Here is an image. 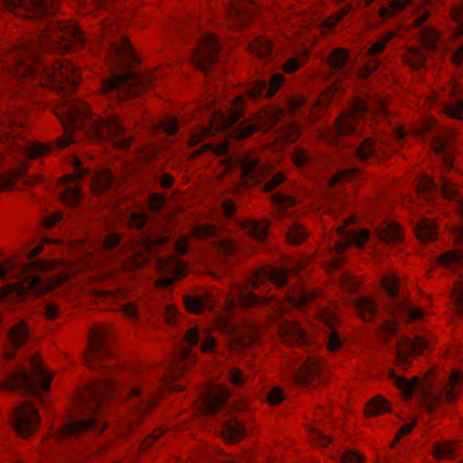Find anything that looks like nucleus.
<instances>
[{"label": "nucleus", "mask_w": 463, "mask_h": 463, "mask_svg": "<svg viewBox=\"0 0 463 463\" xmlns=\"http://www.w3.org/2000/svg\"><path fill=\"white\" fill-rule=\"evenodd\" d=\"M56 115L63 127V135L58 138L57 146L63 148L72 143L73 132L89 121L91 113L90 106L85 101L71 100L58 109Z\"/></svg>", "instance_id": "obj_8"}, {"label": "nucleus", "mask_w": 463, "mask_h": 463, "mask_svg": "<svg viewBox=\"0 0 463 463\" xmlns=\"http://www.w3.org/2000/svg\"><path fill=\"white\" fill-rule=\"evenodd\" d=\"M23 121L14 110L0 116V142L10 145L14 150L24 148L28 159L35 160L45 157L52 150L48 144L39 141L24 144L22 137Z\"/></svg>", "instance_id": "obj_3"}, {"label": "nucleus", "mask_w": 463, "mask_h": 463, "mask_svg": "<svg viewBox=\"0 0 463 463\" xmlns=\"http://www.w3.org/2000/svg\"><path fill=\"white\" fill-rule=\"evenodd\" d=\"M368 112L365 101L360 98L353 100L349 109L342 113L335 122L339 135L349 136L355 130L356 124L363 119Z\"/></svg>", "instance_id": "obj_17"}, {"label": "nucleus", "mask_w": 463, "mask_h": 463, "mask_svg": "<svg viewBox=\"0 0 463 463\" xmlns=\"http://www.w3.org/2000/svg\"><path fill=\"white\" fill-rule=\"evenodd\" d=\"M279 335L283 342L293 345L300 344L304 340L305 333L298 323L284 321L279 325Z\"/></svg>", "instance_id": "obj_30"}, {"label": "nucleus", "mask_w": 463, "mask_h": 463, "mask_svg": "<svg viewBox=\"0 0 463 463\" xmlns=\"http://www.w3.org/2000/svg\"><path fill=\"white\" fill-rule=\"evenodd\" d=\"M43 49L63 53L82 49L85 38L74 21H59L50 24L40 34Z\"/></svg>", "instance_id": "obj_2"}, {"label": "nucleus", "mask_w": 463, "mask_h": 463, "mask_svg": "<svg viewBox=\"0 0 463 463\" xmlns=\"http://www.w3.org/2000/svg\"><path fill=\"white\" fill-rule=\"evenodd\" d=\"M412 345H411V339L405 338L402 339L397 344V360L396 364L397 365H406L410 364L411 358L415 355L414 352L412 351Z\"/></svg>", "instance_id": "obj_46"}, {"label": "nucleus", "mask_w": 463, "mask_h": 463, "mask_svg": "<svg viewBox=\"0 0 463 463\" xmlns=\"http://www.w3.org/2000/svg\"><path fill=\"white\" fill-rule=\"evenodd\" d=\"M378 238L386 243H396L402 238V230L395 222H384L376 228Z\"/></svg>", "instance_id": "obj_33"}, {"label": "nucleus", "mask_w": 463, "mask_h": 463, "mask_svg": "<svg viewBox=\"0 0 463 463\" xmlns=\"http://www.w3.org/2000/svg\"><path fill=\"white\" fill-rule=\"evenodd\" d=\"M29 165L27 163H22L14 169L0 176V193L8 192L14 189L16 181L22 177L27 171Z\"/></svg>", "instance_id": "obj_35"}, {"label": "nucleus", "mask_w": 463, "mask_h": 463, "mask_svg": "<svg viewBox=\"0 0 463 463\" xmlns=\"http://www.w3.org/2000/svg\"><path fill=\"white\" fill-rule=\"evenodd\" d=\"M40 420V415L34 405L25 402L14 410L11 424L17 435L26 439L35 433Z\"/></svg>", "instance_id": "obj_12"}, {"label": "nucleus", "mask_w": 463, "mask_h": 463, "mask_svg": "<svg viewBox=\"0 0 463 463\" xmlns=\"http://www.w3.org/2000/svg\"><path fill=\"white\" fill-rule=\"evenodd\" d=\"M336 90L335 84H333L320 93L310 111L313 120H318L325 115Z\"/></svg>", "instance_id": "obj_31"}, {"label": "nucleus", "mask_w": 463, "mask_h": 463, "mask_svg": "<svg viewBox=\"0 0 463 463\" xmlns=\"http://www.w3.org/2000/svg\"><path fill=\"white\" fill-rule=\"evenodd\" d=\"M8 340L11 345L16 347H22L27 342L29 331L27 323L21 320L16 323L7 333Z\"/></svg>", "instance_id": "obj_38"}, {"label": "nucleus", "mask_w": 463, "mask_h": 463, "mask_svg": "<svg viewBox=\"0 0 463 463\" xmlns=\"http://www.w3.org/2000/svg\"><path fill=\"white\" fill-rule=\"evenodd\" d=\"M257 13L258 6L252 0H230L226 11L227 24L231 29L241 30Z\"/></svg>", "instance_id": "obj_15"}, {"label": "nucleus", "mask_w": 463, "mask_h": 463, "mask_svg": "<svg viewBox=\"0 0 463 463\" xmlns=\"http://www.w3.org/2000/svg\"><path fill=\"white\" fill-rule=\"evenodd\" d=\"M268 280L273 283L276 287H283L288 281L290 274H296L302 267L298 269H280L272 266H266Z\"/></svg>", "instance_id": "obj_42"}, {"label": "nucleus", "mask_w": 463, "mask_h": 463, "mask_svg": "<svg viewBox=\"0 0 463 463\" xmlns=\"http://www.w3.org/2000/svg\"><path fill=\"white\" fill-rule=\"evenodd\" d=\"M325 370L323 361L315 356L308 357L295 373V381L300 386L317 383Z\"/></svg>", "instance_id": "obj_21"}, {"label": "nucleus", "mask_w": 463, "mask_h": 463, "mask_svg": "<svg viewBox=\"0 0 463 463\" xmlns=\"http://www.w3.org/2000/svg\"><path fill=\"white\" fill-rule=\"evenodd\" d=\"M462 260L463 250L459 249L447 251L438 257V262L444 267H449L453 263L461 262Z\"/></svg>", "instance_id": "obj_60"}, {"label": "nucleus", "mask_w": 463, "mask_h": 463, "mask_svg": "<svg viewBox=\"0 0 463 463\" xmlns=\"http://www.w3.org/2000/svg\"><path fill=\"white\" fill-rule=\"evenodd\" d=\"M307 238L306 230L298 224L291 226L287 233V240L290 244H300Z\"/></svg>", "instance_id": "obj_59"}, {"label": "nucleus", "mask_w": 463, "mask_h": 463, "mask_svg": "<svg viewBox=\"0 0 463 463\" xmlns=\"http://www.w3.org/2000/svg\"><path fill=\"white\" fill-rule=\"evenodd\" d=\"M243 96H237L233 99L228 117L221 110L214 111L209 127H200L193 132L188 141L189 146H194L203 142L205 138L214 136L221 130H225L236 123L244 116Z\"/></svg>", "instance_id": "obj_9"}, {"label": "nucleus", "mask_w": 463, "mask_h": 463, "mask_svg": "<svg viewBox=\"0 0 463 463\" xmlns=\"http://www.w3.org/2000/svg\"><path fill=\"white\" fill-rule=\"evenodd\" d=\"M319 293L318 289H307L298 284L289 289L286 298L292 307L302 310L310 301L317 298Z\"/></svg>", "instance_id": "obj_25"}, {"label": "nucleus", "mask_w": 463, "mask_h": 463, "mask_svg": "<svg viewBox=\"0 0 463 463\" xmlns=\"http://www.w3.org/2000/svg\"><path fill=\"white\" fill-rule=\"evenodd\" d=\"M463 395V372L459 369L451 371L447 383L439 392V398L448 403L456 402Z\"/></svg>", "instance_id": "obj_23"}, {"label": "nucleus", "mask_w": 463, "mask_h": 463, "mask_svg": "<svg viewBox=\"0 0 463 463\" xmlns=\"http://www.w3.org/2000/svg\"><path fill=\"white\" fill-rule=\"evenodd\" d=\"M107 62L114 69H133L140 60L133 51L129 39L121 36L111 43L107 53Z\"/></svg>", "instance_id": "obj_13"}, {"label": "nucleus", "mask_w": 463, "mask_h": 463, "mask_svg": "<svg viewBox=\"0 0 463 463\" xmlns=\"http://www.w3.org/2000/svg\"><path fill=\"white\" fill-rule=\"evenodd\" d=\"M417 238L423 243H428L437 238V226L433 220L423 219L416 225Z\"/></svg>", "instance_id": "obj_41"}, {"label": "nucleus", "mask_w": 463, "mask_h": 463, "mask_svg": "<svg viewBox=\"0 0 463 463\" xmlns=\"http://www.w3.org/2000/svg\"><path fill=\"white\" fill-rule=\"evenodd\" d=\"M50 268V263L42 259L32 260L19 267L15 259L8 258L0 263V280H8L20 276H23V279H24L29 276L26 274L31 271H42Z\"/></svg>", "instance_id": "obj_18"}, {"label": "nucleus", "mask_w": 463, "mask_h": 463, "mask_svg": "<svg viewBox=\"0 0 463 463\" xmlns=\"http://www.w3.org/2000/svg\"><path fill=\"white\" fill-rule=\"evenodd\" d=\"M156 268L161 273L171 274L175 279H183L186 276L187 263L171 255L165 259H158Z\"/></svg>", "instance_id": "obj_28"}, {"label": "nucleus", "mask_w": 463, "mask_h": 463, "mask_svg": "<svg viewBox=\"0 0 463 463\" xmlns=\"http://www.w3.org/2000/svg\"><path fill=\"white\" fill-rule=\"evenodd\" d=\"M272 48L273 45L270 40L264 37H259L249 44L250 51L260 58L269 56L272 52Z\"/></svg>", "instance_id": "obj_49"}, {"label": "nucleus", "mask_w": 463, "mask_h": 463, "mask_svg": "<svg viewBox=\"0 0 463 463\" xmlns=\"http://www.w3.org/2000/svg\"><path fill=\"white\" fill-rule=\"evenodd\" d=\"M258 337V327L251 322H246L239 334L230 340V349L234 352H241L244 348L253 345Z\"/></svg>", "instance_id": "obj_24"}, {"label": "nucleus", "mask_w": 463, "mask_h": 463, "mask_svg": "<svg viewBox=\"0 0 463 463\" xmlns=\"http://www.w3.org/2000/svg\"><path fill=\"white\" fill-rule=\"evenodd\" d=\"M154 80L155 77L150 72L117 74L106 79L102 82L101 90L104 93L117 90L118 99L123 100L143 93Z\"/></svg>", "instance_id": "obj_7"}, {"label": "nucleus", "mask_w": 463, "mask_h": 463, "mask_svg": "<svg viewBox=\"0 0 463 463\" xmlns=\"http://www.w3.org/2000/svg\"><path fill=\"white\" fill-rule=\"evenodd\" d=\"M353 5L351 4L345 5L344 7L326 18L319 26L321 33H329L348 14L351 13Z\"/></svg>", "instance_id": "obj_37"}, {"label": "nucleus", "mask_w": 463, "mask_h": 463, "mask_svg": "<svg viewBox=\"0 0 463 463\" xmlns=\"http://www.w3.org/2000/svg\"><path fill=\"white\" fill-rule=\"evenodd\" d=\"M390 411V402L382 395L374 396L370 401H368L364 406V415L367 418L389 412Z\"/></svg>", "instance_id": "obj_39"}, {"label": "nucleus", "mask_w": 463, "mask_h": 463, "mask_svg": "<svg viewBox=\"0 0 463 463\" xmlns=\"http://www.w3.org/2000/svg\"><path fill=\"white\" fill-rule=\"evenodd\" d=\"M61 200L68 207H77L81 200L80 188L78 186H74L65 189L61 195Z\"/></svg>", "instance_id": "obj_54"}, {"label": "nucleus", "mask_w": 463, "mask_h": 463, "mask_svg": "<svg viewBox=\"0 0 463 463\" xmlns=\"http://www.w3.org/2000/svg\"><path fill=\"white\" fill-rule=\"evenodd\" d=\"M241 178L247 184L260 181L264 175V168L260 165V159L256 156H245L241 158Z\"/></svg>", "instance_id": "obj_26"}, {"label": "nucleus", "mask_w": 463, "mask_h": 463, "mask_svg": "<svg viewBox=\"0 0 463 463\" xmlns=\"http://www.w3.org/2000/svg\"><path fill=\"white\" fill-rule=\"evenodd\" d=\"M1 62L3 69L13 77L23 80L32 79L40 68L39 56L29 43L14 47L4 55Z\"/></svg>", "instance_id": "obj_6"}, {"label": "nucleus", "mask_w": 463, "mask_h": 463, "mask_svg": "<svg viewBox=\"0 0 463 463\" xmlns=\"http://www.w3.org/2000/svg\"><path fill=\"white\" fill-rule=\"evenodd\" d=\"M195 363L196 357L189 347H183L175 352L170 366L161 380L159 395L183 391L184 385L180 383L179 380L191 370Z\"/></svg>", "instance_id": "obj_10"}, {"label": "nucleus", "mask_w": 463, "mask_h": 463, "mask_svg": "<svg viewBox=\"0 0 463 463\" xmlns=\"http://www.w3.org/2000/svg\"><path fill=\"white\" fill-rule=\"evenodd\" d=\"M285 111L276 107H266L258 111L251 120L256 121L258 128L267 131L277 124L284 117Z\"/></svg>", "instance_id": "obj_27"}, {"label": "nucleus", "mask_w": 463, "mask_h": 463, "mask_svg": "<svg viewBox=\"0 0 463 463\" xmlns=\"http://www.w3.org/2000/svg\"><path fill=\"white\" fill-rule=\"evenodd\" d=\"M113 184V176L108 170L99 171L95 174L91 186L95 193L101 194L108 191Z\"/></svg>", "instance_id": "obj_45"}, {"label": "nucleus", "mask_w": 463, "mask_h": 463, "mask_svg": "<svg viewBox=\"0 0 463 463\" xmlns=\"http://www.w3.org/2000/svg\"><path fill=\"white\" fill-rule=\"evenodd\" d=\"M271 299L270 297H258L252 292H241L239 306L244 308H253L266 306Z\"/></svg>", "instance_id": "obj_47"}, {"label": "nucleus", "mask_w": 463, "mask_h": 463, "mask_svg": "<svg viewBox=\"0 0 463 463\" xmlns=\"http://www.w3.org/2000/svg\"><path fill=\"white\" fill-rule=\"evenodd\" d=\"M72 165L74 167V173L67 175H63L60 178V182L62 184H68L69 182H79L81 180L86 172L80 168L81 162L79 157L74 156L72 160Z\"/></svg>", "instance_id": "obj_61"}, {"label": "nucleus", "mask_w": 463, "mask_h": 463, "mask_svg": "<svg viewBox=\"0 0 463 463\" xmlns=\"http://www.w3.org/2000/svg\"><path fill=\"white\" fill-rule=\"evenodd\" d=\"M340 286L349 293H354L360 287V280L353 274L345 272L339 280Z\"/></svg>", "instance_id": "obj_62"}, {"label": "nucleus", "mask_w": 463, "mask_h": 463, "mask_svg": "<svg viewBox=\"0 0 463 463\" xmlns=\"http://www.w3.org/2000/svg\"><path fill=\"white\" fill-rule=\"evenodd\" d=\"M39 278H40V279H39L38 283H40V280H41L40 276H39ZM69 278H70V276L67 273L61 272L58 275L53 276L52 278L49 279L44 285L37 288L39 285V284H37L34 287V288H32V290H34V294L37 296L43 295L47 292L54 290L59 286L65 283L69 279ZM29 291H31V289Z\"/></svg>", "instance_id": "obj_44"}, {"label": "nucleus", "mask_w": 463, "mask_h": 463, "mask_svg": "<svg viewBox=\"0 0 463 463\" xmlns=\"http://www.w3.org/2000/svg\"><path fill=\"white\" fill-rule=\"evenodd\" d=\"M354 306L357 316L364 322L373 321L377 315V305L370 297H360L354 300Z\"/></svg>", "instance_id": "obj_32"}, {"label": "nucleus", "mask_w": 463, "mask_h": 463, "mask_svg": "<svg viewBox=\"0 0 463 463\" xmlns=\"http://www.w3.org/2000/svg\"><path fill=\"white\" fill-rule=\"evenodd\" d=\"M389 377L393 380V384L401 391L402 397L407 400L411 398L420 381L418 376H414L410 380L403 376H397L394 371L389 373Z\"/></svg>", "instance_id": "obj_36"}, {"label": "nucleus", "mask_w": 463, "mask_h": 463, "mask_svg": "<svg viewBox=\"0 0 463 463\" xmlns=\"http://www.w3.org/2000/svg\"><path fill=\"white\" fill-rule=\"evenodd\" d=\"M433 457L436 459H450L455 455L454 445L450 441H443L435 446L433 452Z\"/></svg>", "instance_id": "obj_55"}, {"label": "nucleus", "mask_w": 463, "mask_h": 463, "mask_svg": "<svg viewBox=\"0 0 463 463\" xmlns=\"http://www.w3.org/2000/svg\"><path fill=\"white\" fill-rule=\"evenodd\" d=\"M220 48L218 38L213 33H205L192 54L193 63L201 70H207L217 60Z\"/></svg>", "instance_id": "obj_16"}, {"label": "nucleus", "mask_w": 463, "mask_h": 463, "mask_svg": "<svg viewBox=\"0 0 463 463\" xmlns=\"http://www.w3.org/2000/svg\"><path fill=\"white\" fill-rule=\"evenodd\" d=\"M111 327L109 325H94L89 334L87 350L84 354L85 364L92 368L98 362L103 361L110 356L109 337Z\"/></svg>", "instance_id": "obj_11"}, {"label": "nucleus", "mask_w": 463, "mask_h": 463, "mask_svg": "<svg viewBox=\"0 0 463 463\" xmlns=\"http://www.w3.org/2000/svg\"><path fill=\"white\" fill-rule=\"evenodd\" d=\"M10 11H24L29 17L54 14L60 8V0H2Z\"/></svg>", "instance_id": "obj_14"}, {"label": "nucleus", "mask_w": 463, "mask_h": 463, "mask_svg": "<svg viewBox=\"0 0 463 463\" xmlns=\"http://www.w3.org/2000/svg\"><path fill=\"white\" fill-rule=\"evenodd\" d=\"M308 439L313 445L317 447H326L332 441L328 436L324 435L315 427H310L308 429Z\"/></svg>", "instance_id": "obj_63"}, {"label": "nucleus", "mask_w": 463, "mask_h": 463, "mask_svg": "<svg viewBox=\"0 0 463 463\" xmlns=\"http://www.w3.org/2000/svg\"><path fill=\"white\" fill-rule=\"evenodd\" d=\"M269 227V222L266 219L261 221L250 219L243 223L244 230L258 241H263L266 239Z\"/></svg>", "instance_id": "obj_40"}, {"label": "nucleus", "mask_w": 463, "mask_h": 463, "mask_svg": "<svg viewBox=\"0 0 463 463\" xmlns=\"http://www.w3.org/2000/svg\"><path fill=\"white\" fill-rule=\"evenodd\" d=\"M451 301L455 306V313L457 316L463 315V283L457 282L453 286L451 292Z\"/></svg>", "instance_id": "obj_57"}, {"label": "nucleus", "mask_w": 463, "mask_h": 463, "mask_svg": "<svg viewBox=\"0 0 463 463\" xmlns=\"http://www.w3.org/2000/svg\"><path fill=\"white\" fill-rule=\"evenodd\" d=\"M39 279V275L33 274L22 279L16 283L7 284L0 288V298H4L12 293H16L17 296L23 297L28 293L30 289L34 288Z\"/></svg>", "instance_id": "obj_29"}, {"label": "nucleus", "mask_w": 463, "mask_h": 463, "mask_svg": "<svg viewBox=\"0 0 463 463\" xmlns=\"http://www.w3.org/2000/svg\"><path fill=\"white\" fill-rule=\"evenodd\" d=\"M257 128H259L258 125L248 124L242 121L232 130V137L237 140H243L253 135Z\"/></svg>", "instance_id": "obj_58"}, {"label": "nucleus", "mask_w": 463, "mask_h": 463, "mask_svg": "<svg viewBox=\"0 0 463 463\" xmlns=\"http://www.w3.org/2000/svg\"><path fill=\"white\" fill-rule=\"evenodd\" d=\"M216 232V227L213 224L196 225L191 232V236L196 240H205L213 236Z\"/></svg>", "instance_id": "obj_64"}, {"label": "nucleus", "mask_w": 463, "mask_h": 463, "mask_svg": "<svg viewBox=\"0 0 463 463\" xmlns=\"http://www.w3.org/2000/svg\"><path fill=\"white\" fill-rule=\"evenodd\" d=\"M348 57L349 53L347 50L335 48L330 52L327 64L333 70H341L345 66Z\"/></svg>", "instance_id": "obj_50"}, {"label": "nucleus", "mask_w": 463, "mask_h": 463, "mask_svg": "<svg viewBox=\"0 0 463 463\" xmlns=\"http://www.w3.org/2000/svg\"><path fill=\"white\" fill-rule=\"evenodd\" d=\"M301 125L293 123L284 128L279 135V139L285 143H294L300 137Z\"/></svg>", "instance_id": "obj_56"}, {"label": "nucleus", "mask_w": 463, "mask_h": 463, "mask_svg": "<svg viewBox=\"0 0 463 463\" xmlns=\"http://www.w3.org/2000/svg\"><path fill=\"white\" fill-rule=\"evenodd\" d=\"M231 396L227 387L222 385L211 386L202 398L199 411L205 415H213L222 409Z\"/></svg>", "instance_id": "obj_20"}, {"label": "nucleus", "mask_w": 463, "mask_h": 463, "mask_svg": "<svg viewBox=\"0 0 463 463\" xmlns=\"http://www.w3.org/2000/svg\"><path fill=\"white\" fill-rule=\"evenodd\" d=\"M447 91L449 102L445 104L443 112L454 119L463 118V100L461 99L462 89L457 82H450L449 85L441 90Z\"/></svg>", "instance_id": "obj_22"}, {"label": "nucleus", "mask_w": 463, "mask_h": 463, "mask_svg": "<svg viewBox=\"0 0 463 463\" xmlns=\"http://www.w3.org/2000/svg\"><path fill=\"white\" fill-rule=\"evenodd\" d=\"M403 61L412 69L418 70L424 65L425 56L419 48H409L403 55Z\"/></svg>", "instance_id": "obj_52"}, {"label": "nucleus", "mask_w": 463, "mask_h": 463, "mask_svg": "<svg viewBox=\"0 0 463 463\" xmlns=\"http://www.w3.org/2000/svg\"><path fill=\"white\" fill-rule=\"evenodd\" d=\"M125 133V128L115 116L100 118L90 125L88 135L99 140H112Z\"/></svg>", "instance_id": "obj_19"}, {"label": "nucleus", "mask_w": 463, "mask_h": 463, "mask_svg": "<svg viewBox=\"0 0 463 463\" xmlns=\"http://www.w3.org/2000/svg\"><path fill=\"white\" fill-rule=\"evenodd\" d=\"M150 259V252L143 250L134 253L132 256L124 260L121 266L123 272H130L143 268Z\"/></svg>", "instance_id": "obj_43"}, {"label": "nucleus", "mask_w": 463, "mask_h": 463, "mask_svg": "<svg viewBox=\"0 0 463 463\" xmlns=\"http://www.w3.org/2000/svg\"><path fill=\"white\" fill-rule=\"evenodd\" d=\"M80 80V68L67 59H61L43 68L39 83L61 95H69L79 86Z\"/></svg>", "instance_id": "obj_4"}, {"label": "nucleus", "mask_w": 463, "mask_h": 463, "mask_svg": "<svg viewBox=\"0 0 463 463\" xmlns=\"http://www.w3.org/2000/svg\"><path fill=\"white\" fill-rule=\"evenodd\" d=\"M411 0H391L387 6L379 9V15L383 19H391L410 5Z\"/></svg>", "instance_id": "obj_48"}, {"label": "nucleus", "mask_w": 463, "mask_h": 463, "mask_svg": "<svg viewBox=\"0 0 463 463\" xmlns=\"http://www.w3.org/2000/svg\"><path fill=\"white\" fill-rule=\"evenodd\" d=\"M32 372L27 374L24 371H15L10 373L2 383L5 389H20L39 395L42 392H48L53 373L45 370L40 355L34 354L30 360Z\"/></svg>", "instance_id": "obj_5"}, {"label": "nucleus", "mask_w": 463, "mask_h": 463, "mask_svg": "<svg viewBox=\"0 0 463 463\" xmlns=\"http://www.w3.org/2000/svg\"><path fill=\"white\" fill-rule=\"evenodd\" d=\"M117 382L113 378H104L80 389L73 402L75 416H90V418L68 422L60 430V436L61 438L76 437L94 429L96 420L92 416L99 411L101 400L112 396L117 391Z\"/></svg>", "instance_id": "obj_1"}, {"label": "nucleus", "mask_w": 463, "mask_h": 463, "mask_svg": "<svg viewBox=\"0 0 463 463\" xmlns=\"http://www.w3.org/2000/svg\"><path fill=\"white\" fill-rule=\"evenodd\" d=\"M184 306L187 312L193 314H201L206 307V298L196 296H184Z\"/></svg>", "instance_id": "obj_53"}, {"label": "nucleus", "mask_w": 463, "mask_h": 463, "mask_svg": "<svg viewBox=\"0 0 463 463\" xmlns=\"http://www.w3.org/2000/svg\"><path fill=\"white\" fill-rule=\"evenodd\" d=\"M222 435L227 443L234 444L244 438L245 429L241 422L235 419H231L224 423Z\"/></svg>", "instance_id": "obj_34"}, {"label": "nucleus", "mask_w": 463, "mask_h": 463, "mask_svg": "<svg viewBox=\"0 0 463 463\" xmlns=\"http://www.w3.org/2000/svg\"><path fill=\"white\" fill-rule=\"evenodd\" d=\"M439 39V32L430 26L424 27L420 33V42L427 50H434Z\"/></svg>", "instance_id": "obj_51"}]
</instances>
